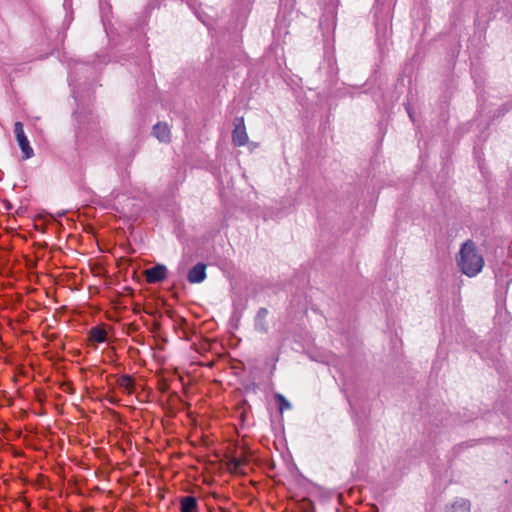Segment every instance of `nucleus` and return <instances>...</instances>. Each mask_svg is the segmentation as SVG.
I'll list each match as a JSON object with an SVG mask.
<instances>
[{"mask_svg": "<svg viewBox=\"0 0 512 512\" xmlns=\"http://www.w3.org/2000/svg\"><path fill=\"white\" fill-rule=\"evenodd\" d=\"M456 260L461 272L468 277L476 276L484 266V259L472 240L463 243Z\"/></svg>", "mask_w": 512, "mask_h": 512, "instance_id": "nucleus-1", "label": "nucleus"}, {"mask_svg": "<svg viewBox=\"0 0 512 512\" xmlns=\"http://www.w3.org/2000/svg\"><path fill=\"white\" fill-rule=\"evenodd\" d=\"M267 315H268V310L266 308H260L257 313V319L262 322L261 327H260L261 332H267V330H268L267 325L265 324V319H266Z\"/></svg>", "mask_w": 512, "mask_h": 512, "instance_id": "nucleus-12", "label": "nucleus"}, {"mask_svg": "<svg viewBox=\"0 0 512 512\" xmlns=\"http://www.w3.org/2000/svg\"><path fill=\"white\" fill-rule=\"evenodd\" d=\"M117 385L119 388L123 389L126 393L131 394L134 391L135 383L134 379L130 375H121L117 379Z\"/></svg>", "mask_w": 512, "mask_h": 512, "instance_id": "nucleus-8", "label": "nucleus"}, {"mask_svg": "<svg viewBox=\"0 0 512 512\" xmlns=\"http://www.w3.org/2000/svg\"><path fill=\"white\" fill-rule=\"evenodd\" d=\"M206 264L204 263H197L194 267H192L188 274H187V280L191 284H197L201 283L206 279Z\"/></svg>", "mask_w": 512, "mask_h": 512, "instance_id": "nucleus-5", "label": "nucleus"}, {"mask_svg": "<svg viewBox=\"0 0 512 512\" xmlns=\"http://www.w3.org/2000/svg\"><path fill=\"white\" fill-rule=\"evenodd\" d=\"M180 511L181 512H197L198 503L197 499L193 496H184L180 498Z\"/></svg>", "mask_w": 512, "mask_h": 512, "instance_id": "nucleus-7", "label": "nucleus"}, {"mask_svg": "<svg viewBox=\"0 0 512 512\" xmlns=\"http://www.w3.org/2000/svg\"><path fill=\"white\" fill-rule=\"evenodd\" d=\"M107 332L104 328L100 326L92 327L89 332V339L96 343H103L106 341Z\"/></svg>", "mask_w": 512, "mask_h": 512, "instance_id": "nucleus-10", "label": "nucleus"}, {"mask_svg": "<svg viewBox=\"0 0 512 512\" xmlns=\"http://www.w3.org/2000/svg\"><path fill=\"white\" fill-rule=\"evenodd\" d=\"M145 280L149 284L162 282L167 277V268L162 264H157L144 271Z\"/></svg>", "mask_w": 512, "mask_h": 512, "instance_id": "nucleus-4", "label": "nucleus"}, {"mask_svg": "<svg viewBox=\"0 0 512 512\" xmlns=\"http://www.w3.org/2000/svg\"><path fill=\"white\" fill-rule=\"evenodd\" d=\"M275 398L279 404L280 412H283L284 410H288L291 408V404L282 394H276Z\"/></svg>", "mask_w": 512, "mask_h": 512, "instance_id": "nucleus-13", "label": "nucleus"}, {"mask_svg": "<svg viewBox=\"0 0 512 512\" xmlns=\"http://www.w3.org/2000/svg\"><path fill=\"white\" fill-rule=\"evenodd\" d=\"M4 207L6 210L12 209V204L9 201H4Z\"/></svg>", "mask_w": 512, "mask_h": 512, "instance_id": "nucleus-14", "label": "nucleus"}, {"mask_svg": "<svg viewBox=\"0 0 512 512\" xmlns=\"http://www.w3.org/2000/svg\"><path fill=\"white\" fill-rule=\"evenodd\" d=\"M153 135L163 143H169L171 141V130L167 123L158 122L153 126Z\"/></svg>", "mask_w": 512, "mask_h": 512, "instance_id": "nucleus-6", "label": "nucleus"}, {"mask_svg": "<svg viewBox=\"0 0 512 512\" xmlns=\"http://www.w3.org/2000/svg\"><path fill=\"white\" fill-rule=\"evenodd\" d=\"M14 133H15V137L18 142V145L23 153V158L24 159L31 158L34 155V151L29 144V141H28V139L25 135L24 129H23V124L21 122L17 121L14 124Z\"/></svg>", "mask_w": 512, "mask_h": 512, "instance_id": "nucleus-2", "label": "nucleus"}, {"mask_svg": "<svg viewBox=\"0 0 512 512\" xmlns=\"http://www.w3.org/2000/svg\"><path fill=\"white\" fill-rule=\"evenodd\" d=\"M451 512H470V503L466 500H460L452 505Z\"/></svg>", "mask_w": 512, "mask_h": 512, "instance_id": "nucleus-11", "label": "nucleus"}, {"mask_svg": "<svg viewBox=\"0 0 512 512\" xmlns=\"http://www.w3.org/2000/svg\"><path fill=\"white\" fill-rule=\"evenodd\" d=\"M407 112H408V114H409L410 118H411V119H412V121H413V120H414V118H413V112H412V109H411L409 106L407 107Z\"/></svg>", "mask_w": 512, "mask_h": 512, "instance_id": "nucleus-15", "label": "nucleus"}, {"mask_svg": "<svg viewBox=\"0 0 512 512\" xmlns=\"http://www.w3.org/2000/svg\"><path fill=\"white\" fill-rule=\"evenodd\" d=\"M232 142L235 146H244L248 142V134L246 131L244 118L237 117L234 120V129L232 131Z\"/></svg>", "mask_w": 512, "mask_h": 512, "instance_id": "nucleus-3", "label": "nucleus"}, {"mask_svg": "<svg viewBox=\"0 0 512 512\" xmlns=\"http://www.w3.org/2000/svg\"><path fill=\"white\" fill-rule=\"evenodd\" d=\"M247 464L245 459L231 458L227 462V469L231 473L245 474L243 467Z\"/></svg>", "mask_w": 512, "mask_h": 512, "instance_id": "nucleus-9", "label": "nucleus"}]
</instances>
